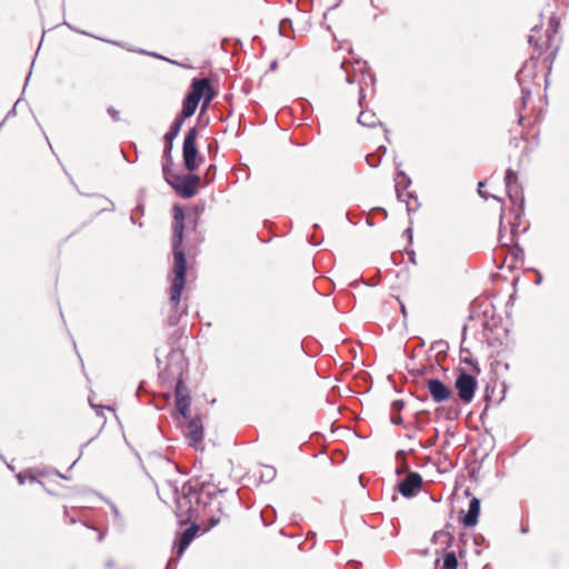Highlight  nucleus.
<instances>
[{
  "mask_svg": "<svg viewBox=\"0 0 569 569\" xmlns=\"http://www.w3.org/2000/svg\"><path fill=\"white\" fill-rule=\"evenodd\" d=\"M207 87V78L197 79L194 78L191 82L190 90L186 94L182 101V109L180 113L177 116L183 121L190 117H192L198 108V104L202 98L204 92V88Z\"/></svg>",
  "mask_w": 569,
  "mask_h": 569,
  "instance_id": "nucleus-3",
  "label": "nucleus"
},
{
  "mask_svg": "<svg viewBox=\"0 0 569 569\" xmlns=\"http://www.w3.org/2000/svg\"><path fill=\"white\" fill-rule=\"evenodd\" d=\"M184 367L183 355L181 351H171L169 355V363L159 372V379L163 385H170L176 380L174 398H190V392L182 379Z\"/></svg>",
  "mask_w": 569,
  "mask_h": 569,
  "instance_id": "nucleus-2",
  "label": "nucleus"
},
{
  "mask_svg": "<svg viewBox=\"0 0 569 569\" xmlns=\"http://www.w3.org/2000/svg\"><path fill=\"white\" fill-rule=\"evenodd\" d=\"M183 122L184 121L182 119H180L179 117H176V119L173 120V122L170 126L169 131L163 137L164 143L173 144V140L179 134Z\"/></svg>",
  "mask_w": 569,
  "mask_h": 569,
  "instance_id": "nucleus-18",
  "label": "nucleus"
},
{
  "mask_svg": "<svg viewBox=\"0 0 569 569\" xmlns=\"http://www.w3.org/2000/svg\"><path fill=\"white\" fill-rule=\"evenodd\" d=\"M519 183L518 181V174L516 171H513L512 169H507L506 170V176H505V184H506V188L507 187H510L512 184H517Z\"/></svg>",
  "mask_w": 569,
  "mask_h": 569,
  "instance_id": "nucleus-31",
  "label": "nucleus"
},
{
  "mask_svg": "<svg viewBox=\"0 0 569 569\" xmlns=\"http://www.w3.org/2000/svg\"><path fill=\"white\" fill-rule=\"evenodd\" d=\"M386 152L387 148L385 146H380L377 150V156L381 158L383 154H386Z\"/></svg>",
  "mask_w": 569,
  "mask_h": 569,
  "instance_id": "nucleus-46",
  "label": "nucleus"
},
{
  "mask_svg": "<svg viewBox=\"0 0 569 569\" xmlns=\"http://www.w3.org/2000/svg\"><path fill=\"white\" fill-rule=\"evenodd\" d=\"M356 64L359 66V70L360 72L362 73V77H365L366 74H368L369 79H370V82L373 84L375 81H376V77L375 74L370 71V67L368 64L367 61H362L360 59H357L355 61Z\"/></svg>",
  "mask_w": 569,
  "mask_h": 569,
  "instance_id": "nucleus-28",
  "label": "nucleus"
},
{
  "mask_svg": "<svg viewBox=\"0 0 569 569\" xmlns=\"http://www.w3.org/2000/svg\"><path fill=\"white\" fill-rule=\"evenodd\" d=\"M538 30H539V28L536 26V27H533V28H532V30H531V31H532V32H537Z\"/></svg>",
  "mask_w": 569,
  "mask_h": 569,
  "instance_id": "nucleus-64",
  "label": "nucleus"
},
{
  "mask_svg": "<svg viewBox=\"0 0 569 569\" xmlns=\"http://www.w3.org/2000/svg\"><path fill=\"white\" fill-rule=\"evenodd\" d=\"M506 190H507L509 200L513 204H517L518 202H520L521 206L523 204L525 198H523V192H522V188H521L520 183L507 187Z\"/></svg>",
  "mask_w": 569,
  "mask_h": 569,
  "instance_id": "nucleus-19",
  "label": "nucleus"
},
{
  "mask_svg": "<svg viewBox=\"0 0 569 569\" xmlns=\"http://www.w3.org/2000/svg\"><path fill=\"white\" fill-rule=\"evenodd\" d=\"M410 260L412 263H416V256H415V251H411L410 252Z\"/></svg>",
  "mask_w": 569,
  "mask_h": 569,
  "instance_id": "nucleus-53",
  "label": "nucleus"
},
{
  "mask_svg": "<svg viewBox=\"0 0 569 569\" xmlns=\"http://www.w3.org/2000/svg\"><path fill=\"white\" fill-rule=\"evenodd\" d=\"M172 148L173 144L164 143L163 148V164H162V172L163 177L167 178V176L171 174V166H172Z\"/></svg>",
  "mask_w": 569,
  "mask_h": 569,
  "instance_id": "nucleus-20",
  "label": "nucleus"
},
{
  "mask_svg": "<svg viewBox=\"0 0 569 569\" xmlns=\"http://www.w3.org/2000/svg\"><path fill=\"white\" fill-rule=\"evenodd\" d=\"M428 391L436 403L449 400L452 397V390L449 386L438 378H429L426 380Z\"/></svg>",
  "mask_w": 569,
  "mask_h": 569,
  "instance_id": "nucleus-8",
  "label": "nucleus"
},
{
  "mask_svg": "<svg viewBox=\"0 0 569 569\" xmlns=\"http://www.w3.org/2000/svg\"><path fill=\"white\" fill-rule=\"evenodd\" d=\"M18 480H19V483H23L24 482V480H23L21 475H18Z\"/></svg>",
  "mask_w": 569,
  "mask_h": 569,
  "instance_id": "nucleus-60",
  "label": "nucleus"
},
{
  "mask_svg": "<svg viewBox=\"0 0 569 569\" xmlns=\"http://www.w3.org/2000/svg\"><path fill=\"white\" fill-rule=\"evenodd\" d=\"M402 201L407 203L408 214H411V212L416 211L420 206L417 196L411 192H407Z\"/></svg>",
  "mask_w": 569,
  "mask_h": 569,
  "instance_id": "nucleus-26",
  "label": "nucleus"
},
{
  "mask_svg": "<svg viewBox=\"0 0 569 569\" xmlns=\"http://www.w3.org/2000/svg\"><path fill=\"white\" fill-rule=\"evenodd\" d=\"M405 402L402 400H393L391 402V411L392 413H400V411L403 409Z\"/></svg>",
  "mask_w": 569,
  "mask_h": 569,
  "instance_id": "nucleus-38",
  "label": "nucleus"
},
{
  "mask_svg": "<svg viewBox=\"0 0 569 569\" xmlns=\"http://www.w3.org/2000/svg\"><path fill=\"white\" fill-rule=\"evenodd\" d=\"M187 426L183 430L184 436L189 440V445L193 448H197L199 443H201L203 439V427L201 419L199 417L191 418L189 416V419H187Z\"/></svg>",
  "mask_w": 569,
  "mask_h": 569,
  "instance_id": "nucleus-9",
  "label": "nucleus"
},
{
  "mask_svg": "<svg viewBox=\"0 0 569 569\" xmlns=\"http://www.w3.org/2000/svg\"><path fill=\"white\" fill-rule=\"evenodd\" d=\"M466 332H467V326L465 325V326L462 327V342H463V341H465V339H466Z\"/></svg>",
  "mask_w": 569,
  "mask_h": 569,
  "instance_id": "nucleus-52",
  "label": "nucleus"
},
{
  "mask_svg": "<svg viewBox=\"0 0 569 569\" xmlns=\"http://www.w3.org/2000/svg\"><path fill=\"white\" fill-rule=\"evenodd\" d=\"M358 123L363 126V127H368V128H373L377 124L383 127L386 140H387V142L390 143V139H389V136H388L389 134V130L383 126L382 122L377 120V117H376L375 112H371V111H368V110L361 111L359 117H358Z\"/></svg>",
  "mask_w": 569,
  "mask_h": 569,
  "instance_id": "nucleus-16",
  "label": "nucleus"
},
{
  "mask_svg": "<svg viewBox=\"0 0 569 569\" xmlns=\"http://www.w3.org/2000/svg\"><path fill=\"white\" fill-rule=\"evenodd\" d=\"M187 313V307H183L180 309V305L176 308L174 305H172V311L168 317V323L171 327H174L179 323L181 315Z\"/></svg>",
  "mask_w": 569,
  "mask_h": 569,
  "instance_id": "nucleus-25",
  "label": "nucleus"
},
{
  "mask_svg": "<svg viewBox=\"0 0 569 569\" xmlns=\"http://www.w3.org/2000/svg\"><path fill=\"white\" fill-rule=\"evenodd\" d=\"M346 81L349 83V84H352L355 81H356V78L353 74H350V73H347L346 76Z\"/></svg>",
  "mask_w": 569,
  "mask_h": 569,
  "instance_id": "nucleus-47",
  "label": "nucleus"
},
{
  "mask_svg": "<svg viewBox=\"0 0 569 569\" xmlns=\"http://www.w3.org/2000/svg\"><path fill=\"white\" fill-rule=\"evenodd\" d=\"M435 441H436V438L435 439H430V442H429V445L427 447H431L435 443Z\"/></svg>",
  "mask_w": 569,
  "mask_h": 569,
  "instance_id": "nucleus-63",
  "label": "nucleus"
},
{
  "mask_svg": "<svg viewBox=\"0 0 569 569\" xmlns=\"http://www.w3.org/2000/svg\"><path fill=\"white\" fill-rule=\"evenodd\" d=\"M213 485L210 481H201L200 482V490H202L203 495V507H207L212 501L213 497L217 495V492L222 493L224 490L219 489H211Z\"/></svg>",
  "mask_w": 569,
  "mask_h": 569,
  "instance_id": "nucleus-17",
  "label": "nucleus"
},
{
  "mask_svg": "<svg viewBox=\"0 0 569 569\" xmlns=\"http://www.w3.org/2000/svg\"><path fill=\"white\" fill-rule=\"evenodd\" d=\"M276 473H277V471L272 466H263V470L261 472L260 478L264 482H270L274 479Z\"/></svg>",
  "mask_w": 569,
  "mask_h": 569,
  "instance_id": "nucleus-30",
  "label": "nucleus"
},
{
  "mask_svg": "<svg viewBox=\"0 0 569 569\" xmlns=\"http://www.w3.org/2000/svg\"><path fill=\"white\" fill-rule=\"evenodd\" d=\"M184 213L179 204L173 206V237H172V253H173V279L170 287V303L177 308L181 301V293L186 287L187 277V258L182 249L183 230H184Z\"/></svg>",
  "mask_w": 569,
  "mask_h": 569,
  "instance_id": "nucleus-1",
  "label": "nucleus"
},
{
  "mask_svg": "<svg viewBox=\"0 0 569 569\" xmlns=\"http://www.w3.org/2000/svg\"><path fill=\"white\" fill-rule=\"evenodd\" d=\"M485 399H486L487 401H489V400H490L489 386H487V387H486V391H485Z\"/></svg>",
  "mask_w": 569,
  "mask_h": 569,
  "instance_id": "nucleus-51",
  "label": "nucleus"
},
{
  "mask_svg": "<svg viewBox=\"0 0 569 569\" xmlns=\"http://www.w3.org/2000/svg\"><path fill=\"white\" fill-rule=\"evenodd\" d=\"M261 520L266 527L271 526L276 518V510L268 506L261 511Z\"/></svg>",
  "mask_w": 569,
  "mask_h": 569,
  "instance_id": "nucleus-27",
  "label": "nucleus"
},
{
  "mask_svg": "<svg viewBox=\"0 0 569 569\" xmlns=\"http://www.w3.org/2000/svg\"><path fill=\"white\" fill-rule=\"evenodd\" d=\"M292 29L290 19H282L279 23V33L282 37H289V31Z\"/></svg>",
  "mask_w": 569,
  "mask_h": 569,
  "instance_id": "nucleus-33",
  "label": "nucleus"
},
{
  "mask_svg": "<svg viewBox=\"0 0 569 569\" xmlns=\"http://www.w3.org/2000/svg\"><path fill=\"white\" fill-rule=\"evenodd\" d=\"M520 89H521V100H522V104L526 106L527 103V100L530 98L531 96V86L529 84H522V86H519Z\"/></svg>",
  "mask_w": 569,
  "mask_h": 569,
  "instance_id": "nucleus-36",
  "label": "nucleus"
},
{
  "mask_svg": "<svg viewBox=\"0 0 569 569\" xmlns=\"http://www.w3.org/2000/svg\"><path fill=\"white\" fill-rule=\"evenodd\" d=\"M405 455H406V453H405V451H403V450H399V451L397 452V458H399V457H403Z\"/></svg>",
  "mask_w": 569,
  "mask_h": 569,
  "instance_id": "nucleus-56",
  "label": "nucleus"
},
{
  "mask_svg": "<svg viewBox=\"0 0 569 569\" xmlns=\"http://www.w3.org/2000/svg\"><path fill=\"white\" fill-rule=\"evenodd\" d=\"M216 174H217V167L214 164H210L207 170H206V173H204V180H206V183H210L214 180L216 178Z\"/></svg>",
  "mask_w": 569,
  "mask_h": 569,
  "instance_id": "nucleus-35",
  "label": "nucleus"
},
{
  "mask_svg": "<svg viewBox=\"0 0 569 569\" xmlns=\"http://www.w3.org/2000/svg\"><path fill=\"white\" fill-rule=\"evenodd\" d=\"M499 241L502 246H507V242L503 241V234L501 232L499 234Z\"/></svg>",
  "mask_w": 569,
  "mask_h": 569,
  "instance_id": "nucleus-54",
  "label": "nucleus"
},
{
  "mask_svg": "<svg viewBox=\"0 0 569 569\" xmlns=\"http://www.w3.org/2000/svg\"><path fill=\"white\" fill-rule=\"evenodd\" d=\"M182 493L191 498L193 503V516L198 512L197 508L203 506V495L200 490V481L189 480L182 485Z\"/></svg>",
  "mask_w": 569,
  "mask_h": 569,
  "instance_id": "nucleus-10",
  "label": "nucleus"
},
{
  "mask_svg": "<svg viewBox=\"0 0 569 569\" xmlns=\"http://www.w3.org/2000/svg\"><path fill=\"white\" fill-rule=\"evenodd\" d=\"M426 372V368H420V369H417V370H411L410 371V375L413 377V378H418V377H422Z\"/></svg>",
  "mask_w": 569,
  "mask_h": 569,
  "instance_id": "nucleus-44",
  "label": "nucleus"
},
{
  "mask_svg": "<svg viewBox=\"0 0 569 569\" xmlns=\"http://www.w3.org/2000/svg\"><path fill=\"white\" fill-rule=\"evenodd\" d=\"M197 138L198 130L197 128H190L184 136L183 146H182V158L183 166L188 171H194L202 158L199 157V151L197 147Z\"/></svg>",
  "mask_w": 569,
  "mask_h": 569,
  "instance_id": "nucleus-5",
  "label": "nucleus"
},
{
  "mask_svg": "<svg viewBox=\"0 0 569 569\" xmlns=\"http://www.w3.org/2000/svg\"><path fill=\"white\" fill-rule=\"evenodd\" d=\"M478 387L476 373H469L465 369H458L457 378L455 381V389L457 390L458 398L465 405L470 403Z\"/></svg>",
  "mask_w": 569,
  "mask_h": 569,
  "instance_id": "nucleus-6",
  "label": "nucleus"
},
{
  "mask_svg": "<svg viewBox=\"0 0 569 569\" xmlns=\"http://www.w3.org/2000/svg\"><path fill=\"white\" fill-rule=\"evenodd\" d=\"M363 99H365L363 88L360 86V90H359V104L360 106L362 104Z\"/></svg>",
  "mask_w": 569,
  "mask_h": 569,
  "instance_id": "nucleus-48",
  "label": "nucleus"
},
{
  "mask_svg": "<svg viewBox=\"0 0 569 569\" xmlns=\"http://www.w3.org/2000/svg\"><path fill=\"white\" fill-rule=\"evenodd\" d=\"M521 532H522V533H527V532H528V527L522 526V527H521Z\"/></svg>",
  "mask_w": 569,
  "mask_h": 569,
  "instance_id": "nucleus-59",
  "label": "nucleus"
},
{
  "mask_svg": "<svg viewBox=\"0 0 569 569\" xmlns=\"http://www.w3.org/2000/svg\"><path fill=\"white\" fill-rule=\"evenodd\" d=\"M406 180V186H410L411 184V179L409 178V176L399 169V166L397 167V178L396 180Z\"/></svg>",
  "mask_w": 569,
  "mask_h": 569,
  "instance_id": "nucleus-39",
  "label": "nucleus"
},
{
  "mask_svg": "<svg viewBox=\"0 0 569 569\" xmlns=\"http://www.w3.org/2000/svg\"><path fill=\"white\" fill-rule=\"evenodd\" d=\"M485 186H486V182H485V181H479V182H478V193H479V196H480L481 198H483V199H486V200H487V199L489 198V194H488V193H486V192H483V191H481V188H483Z\"/></svg>",
  "mask_w": 569,
  "mask_h": 569,
  "instance_id": "nucleus-42",
  "label": "nucleus"
},
{
  "mask_svg": "<svg viewBox=\"0 0 569 569\" xmlns=\"http://www.w3.org/2000/svg\"><path fill=\"white\" fill-rule=\"evenodd\" d=\"M216 97V91L210 84L209 79H207V87L204 88V92L202 94L203 98V108L207 107Z\"/></svg>",
  "mask_w": 569,
  "mask_h": 569,
  "instance_id": "nucleus-29",
  "label": "nucleus"
},
{
  "mask_svg": "<svg viewBox=\"0 0 569 569\" xmlns=\"http://www.w3.org/2000/svg\"><path fill=\"white\" fill-rule=\"evenodd\" d=\"M422 482V477L418 472L409 471L397 485V489L405 498H412L420 491Z\"/></svg>",
  "mask_w": 569,
  "mask_h": 569,
  "instance_id": "nucleus-7",
  "label": "nucleus"
},
{
  "mask_svg": "<svg viewBox=\"0 0 569 569\" xmlns=\"http://www.w3.org/2000/svg\"><path fill=\"white\" fill-rule=\"evenodd\" d=\"M310 242L313 246H319L320 244V241H316L313 238H311Z\"/></svg>",
  "mask_w": 569,
  "mask_h": 569,
  "instance_id": "nucleus-57",
  "label": "nucleus"
},
{
  "mask_svg": "<svg viewBox=\"0 0 569 569\" xmlns=\"http://www.w3.org/2000/svg\"><path fill=\"white\" fill-rule=\"evenodd\" d=\"M558 28H559L558 19L556 17H551L550 20H549L548 29L546 31V41L543 43L540 44L537 40H535L533 36H529L528 42L530 44L535 46L536 50H538V54L542 53V48H543L545 44L547 47L551 46L553 36L558 32Z\"/></svg>",
  "mask_w": 569,
  "mask_h": 569,
  "instance_id": "nucleus-11",
  "label": "nucleus"
},
{
  "mask_svg": "<svg viewBox=\"0 0 569 569\" xmlns=\"http://www.w3.org/2000/svg\"><path fill=\"white\" fill-rule=\"evenodd\" d=\"M176 507L178 517H187L188 519L193 517V503L191 502V498L187 497L182 492L179 495L178 489H176Z\"/></svg>",
  "mask_w": 569,
  "mask_h": 569,
  "instance_id": "nucleus-15",
  "label": "nucleus"
},
{
  "mask_svg": "<svg viewBox=\"0 0 569 569\" xmlns=\"http://www.w3.org/2000/svg\"><path fill=\"white\" fill-rule=\"evenodd\" d=\"M134 52H139L141 54H148V56H152V57H160L159 54L154 53V52H149L147 50H143V49H138V50H133Z\"/></svg>",
  "mask_w": 569,
  "mask_h": 569,
  "instance_id": "nucleus-45",
  "label": "nucleus"
},
{
  "mask_svg": "<svg viewBox=\"0 0 569 569\" xmlns=\"http://www.w3.org/2000/svg\"><path fill=\"white\" fill-rule=\"evenodd\" d=\"M130 220L132 223H137V218H134L133 216L130 217Z\"/></svg>",
  "mask_w": 569,
  "mask_h": 569,
  "instance_id": "nucleus-62",
  "label": "nucleus"
},
{
  "mask_svg": "<svg viewBox=\"0 0 569 569\" xmlns=\"http://www.w3.org/2000/svg\"><path fill=\"white\" fill-rule=\"evenodd\" d=\"M405 232L409 234V240L411 242L412 241L411 228H408Z\"/></svg>",
  "mask_w": 569,
  "mask_h": 569,
  "instance_id": "nucleus-55",
  "label": "nucleus"
},
{
  "mask_svg": "<svg viewBox=\"0 0 569 569\" xmlns=\"http://www.w3.org/2000/svg\"><path fill=\"white\" fill-rule=\"evenodd\" d=\"M460 360L461 362L466 363V365H469L470 367H472L473 369V372L476 375H479L481 369L479 367V363L477 360H475L471 355H470V350L468 348H465V347H460Z\"/></svg>",
  "mask_w": 569,
  "mask_h": 569,
  "instance_id": "nucleus-21",
  "label": "nucleus"
},
{
  "mask_svg": "<svg viewBox=\"0 0 569 569\" xmlns=\"http://www.w3.org/2000/svg\"><path fill=\"white\" fill-rule=\"evenodd\" d=\"M481 502L477 497H472L469 501L468 511L461 518L465 527H475L478 523Z\"/></svg>",
  "mask_w": 569,
  "mask_h": 569,
  "instance_id": "nucleus-13",
  "label": "nucleus"
},
{
  "mask_svg": "<svg viewBox=\"0 0 569 569\" xmlns=\"http://www.w3.org/2000/svg\"><path fill=\"white\" fill-rule=\"evenodd\" d=\"M190 402H191V398H184V397L176 398V401H174L176 410L183 419H189Z\"/></svg>",
  "mask_w": 569,
  "mask_h": 569,
  "instance_id": "nucleus-22",
  "label": "nucleus"
},
{
  "mask_svg": "<svg viewBox=\"0 0 569 569\" xmlns=\"http://www.w3.org/2000/svg\"><path fill=\"white\" fill-rule=\"evenodd\" d=\"M432 540L436 543H438V542L439 543H443V545H446V548H448V547L451 546V542L453 540V536L450 532H448V531L439 530V531L433 533Z\"/></svg>",
  "mask_w": 569,
  "mask_h": 569,
  "instance_id": "nucleus-24",
  "label": "nucleus"
},
{
  "mask_svg": "<svg viewBox=\"0 0 569 569\" xmlns=\"http://www.w3.org/2000/svg\"><path fill=\"white\" fill-rule=\"evenodd\" d=\"M410 186H406V180H396V193L398 200H403V197L407 192H405Z\"/></svg>",
  "mask_w": 569,
  "mask_h": 569,
  "instance_id": "nucleus-32",
  "label": "nucleus"
},
{
  "mask_svg": "<svg viewBox=\"0 0 569 569\" xmlns=\"http://www.w3.org/2000/svg\"><path fill=\"white\" fill-rule=\"evenodd\" d=\"M164 180L184 199L196 196L200 184V177L198 174H169Z\"/></svg>",
  "mask_w": 569,
  "mask_h": 569,
  "instance_id": "nucleus-4",
  "label": "nucleus"
},
{
  "mask_svg": "<svg viewBox=\"0 0 569 569\" xmlns=\"http://www.w3.org/2000/svg\"><path fill=\"white\" fill-rule=\"evenodd\" d=\"M199 531V526L193 523L186 528L178 537L177 555L181 557Z\"/></svg>",
  "mask_w": 569,
  "mask_h": 569,
  "instance_id": "nucleus-12",
  "label": "nucleus"
},
{
  "mask_svg": "<svg viewBox=\"0 0 569 569\" xmlns=\"http://www.w3.org/2000/svg\"><path fill=\"white\" fill-rule=\"evenodd\" d=\"M445 548V553L442 557V569H457L458 559L455 551H447Z\"/></svg>",
  "mask_w": 569,
  "mask_h": 569,
  "instance_id": "nucleus-23",
  "label": "nucleus"
},
{
  "mask_svg": "<svg viewBox=\"0 0 569 569\" xmlns=\"http://www.w3.org/2000/svg\"><path fill=\"white\" fill-rule=\"evenodd\" d=\"M536 59L532 56L529 60H527L522 68L517 73V81L519 86L529 84L533 81L536 77Z\"/></svg>",
  "mask_w": 569,
  "mask_h": 569,
  "instance_id": "nucleus-14",
  "label": "nucleus"
},
{
  "mask_svg": "<svg viewBox=\"0 0 569 569\" xmlns=\"http://www.w3.org/2000/svg\"><path fill=\"white\" fill-rule=\"evenodd\" d=\"M271 69H276L277 68V61H273L270 66Z\"/></svg>",
  "mask_w": 569,
  "mask_h": 569,
  "instance_id": "nucleus-61",
  "label": "nucleus"
},
{
  "mask_svg": "<svg viewBox=\"0 0 569 569\" xmlns=\"http://www.w3.org/2000/svg\"><path fill=\"white\" fill-rule=\"evenodd\" d=\"M108 503H109V506H110V508H111V511H112V513H113V516H114V522H116L117 525H119V526L123 527V526H124V519H123V517L121 516V513H120V511H119L118 507H117L113 502L108 501Z\"/></svg>",
  "mask_w": 569,
  "mask_h": 569,
  "instance_id": "nucleus-34",
  "label": "nucleus"
},
{
  "mask_svg": "<svg viewBox=\"0 0 569 569\" xmlns=\"http://www.w3.org/2000/svg\"><path fill=\"white\" fill-rule=\"evenodd\" d=\"M18 103H19V100H18V101L13 104V107L8 111V113H7L6 118H4V120L0 123V127L3 124V122H4L7 119H9V118H11V117H14V116H16V113H17L16 109H17V104H18Z\"/></svg>",
  "mask_w": 569,
  "mask_h": 569,
  "instance_id": "nucleus-41",
  "label": "nucleus"
},
{
  "mask_svg": "<svg viewBox=\"0 0 569 569\" xmlns=\"http://www.w3.org/2000/svg\"><path fill=\"white\" fill-rule=\"evenodd\" d=\"M107 112H108V114L111 117V119H112L114 122H117V121H119V120H120V112H119L116 108H113V107H109V108L107 109Z\"/></svg>",
  "mask_w": 569,
  "mask_h": 569,
  "instance_id": "nucleus-40",
  "label": "nucleus"
},
{
  "mask_svg": "<svg viewBox=\"0 0 569 569\" xmlns=\"http://www.w3.org/2000/svg\"><path fill=\"white\" fill-rule=\"evenodd\" d=\"M209 523H210V527L212 528V527H214V526H217L219 523V519H217L214 517H211L209 519Z\"/></svg>",
  "mask_w": 569,
  "mask_h": 569,
  "instance_id": "nucleus-49",
  "label": "nucleus"
},
{
  "mask_svg": "<svg viewBox=\"0 0 569 569\" xmlns=\"http://www.w3.org/2000/svg\"><path fill=\"white\" fill-rule=\"evenodd\" d=\"M367 163L371 168H377L380 164V157L377 156V153H371L366 157Z\"/></svg>",
  "mask_w": 569,
  "mask_h": 569,
  "instance_id": "nucleus-37",
  "label": "nucleus"
},
{
  "mask_svg": "<svg viewBox=\"0 0 569 569\" xmlns=\"http://www.w3.org/2000/svg\"><path fill=\"white\" fill-rule=\"evenodd\" d=\"M136 211H139V212H143V209H142V206L141 204H138L137 208H136Z\"/></svg>",
  "mask_w": 569,
  "mask_h": 569,
  "instance_id": "nucleus-58",
  "label": "nucleus"
},
{
  "mask_svg": "<svg viewBox=\"0 0 569 569\" xmlns=\"http://www.w3.org/2000/svg\"><path fill=\"white\" fill-rule=\"evenodd\" d=\"M108 42L112 43L114 46L121 47V48H126V44L123 42H120V41L108 40Z\"/></svg>",
  "mask_w": 569,
  "mask_h": 569,
  "instance_id": "nucleus-50",
  "label": "nucleus"
},
{
  "mask_svg": "<svg viewBox=\"0 0 569 569\" xmlns=\"http://www.w3.org/2000/svg\"><path fill=\"white\" fill-rule=\"evenodd\" d=\"M390 420L391 423L397 426L402 423V417L400 416V413H392Z\"/></svg>",
  "mask_w": 569,
  "mask_h": 569,
  "instance_id": "nucleus-43",
  "label": "nucleus"
}]
</instances>
